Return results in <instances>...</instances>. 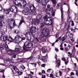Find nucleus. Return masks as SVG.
Masks as SVG:
<instances>
[{"label":"nucleus","mask_w":78,"mask_h":78,"mask_svg":"<svg viewBox=\"0 0 78 78\" xmlns=\"http://www.w3.org/2000/svg\"><path fill=\"white\" fill-rule=\"evenodd\" d=\"M15 4L18 6H23V8H26L27 2L25 0H15L14 1Z\"/></svg>","instance_id":"nucleus-1"},{"label":"nucleus","mask_w":78,"mask_h":78,"mask_svg":"<svg viewBox=\"0 0 78 78\" xmlns=\"http://www.w3.org/2000/svg\"><path fill=\"white\" fill-rule=\"evenodd\" d=\"M34 21H35L34 20H32V21L31 22L32 26L31 27H30V31L31 33H35L36 31V23L34 22Z\"/></svg>","instance_id":"nucleus-2"},{"label":"nucleus","mask_w":78,"mask_h":78,"mask_svg":"<svg viewBox=\"0 0 78 78\" xmlns=\"http://www.w3.org/2000/svg\"><path fill=\"white\" fill-rule=\"evenodd\" d=\"M49 34V31L47 29L44 28L41 31V35L42 37H47Z\"/></svg>","instance_id":"nucleus-3"},{"label":"nucleus","mask_w":78,"mask_h":78,"mask_svg":"<svg viewBox=\"0 0 78 78\" xmlns=\"http://www.w3.org/2000/svg\"><path fill=\"white\" fill-rule=\"evenodd\" d=\"M44 23L47 25H51L53 23V21L50 17H48L46 19H44Z\"/></svg>","instance_id":"nucleus-4"},{"label":"nucleus","mask_w":78,"mask_h":78,"mask_svg":"<svg viewBox=\"0 0 78 78\" xmlns=\"http://www.w3.org/2000/svg\"><path fill=\"white\" fill-rule=\"evenodd\" d=\"M33 43L31 42H29L27 44L25 45V44H24V45L23 47V50L24 51L28 50L29 48H32L33 46Z\"/></svg>","instance_id":"nucleus-5"},{"label":"nucleus","mask_w":78,"mask_h":78,"mask_svg":"<svg viewBox=\"0 0 78 78\" xmlns=\"http://www.w3.org/2000/svg\"><path fill=\"white\" fill-rule=\"evenodd\" d=\"M36 8L34 5H31L30 7V10H29V13L32 14L33 16H36L37 15V13L35 11Z\"/></svg>","instance_id":"nucleus-6"},{"label":"nucleus","mask_w":78,"mask_h":78,"mask_svg":"<svg viewBox=\"0 0 78 78\" xmlns=\"http://www.w3.org/2000/svg\"><path fill=\"white\" fill-rule=\"evenodd\" d=\"M41 15L38 14L36 17L37 19H33L32 20H34V22L36 23H37V24H39L41 22Z\"/></svg>","instance_id":"nucleus-7"},{"label":"nucleus","mask_w":78,"mask_h":78,"mask_svg":"<svg viewBox=\"0 0 78 78\" xmlns=\"http://www.w3.org/2000/svg\"><path fill=\"white\" fill-rule=\"evenodd\" d=\"M14 19H9L8 20V22L9 23L7 27V28H8V29H10L11 30L12 29V26H11V23L13 22Z\"/></svg>","instance_id":"nucleus-8"},{"label":"nucleus","mask_w":78,"mask_h":78,"mask_svg":"<svg viewBox=\"0 0 78 78\" xmlns=\"http://www.w3.org/2000/svg\"><path fill=\"white\" fill-rule=\"evenodd\" d=\"M18 9L16 5H13L10 7V11L14 13H16L18 11Z\"/></svg>","instance_id":"nucleus-9"},{"label":"nucleus","mask_w":78,"mask_h":78,"mask_svg":"<svg viewBox=\"0 0 78 78\" xmlns=\"http://www.w3.org/2000/svg\"><path fill=\"white\" fill-rule=\"evenodd\" d=\"M4 20V16L3 15H0V28L3 27V24H5V22H3Z\"/></svg>","instance_id":"nucleus-10"},{"label":"nucleus","mask_w":78,"mask_h":78,"mask_svg":"<svg viewBox=\"0 0 78 78\" xmlns=\"http://www.w3.org/2000/svg\"><path fill=\"white\" fill-rule=\"evenodd\" d=\"M29 10H30V9L29 8L26 7V8L23 9V10L22 11V13L24 15L27 16V15H28Z\"/></svg>","instance_id":"nucleus-11"},{"label":"nucleus","mask_w":78,"mask_h":78,"mask_svg":"<svg viewBox=\"0 0 78 78\" xmlns=\"http://www.w3.org/2000/svg\"><path fill=\"white\" fill-rule=\"evenodd\" d=\"M45 11L46 14H50V12L51 14H53L54 11L53 9L52 8H46L45 9Z\"/></svg>","instance_id":"nucleus-12"},{"label":"nucleus","mask_w":78,"mask_h":78,"mask_svg":"<svg viewBox=\"0 0 78 78\" xmlns=\"http://www.w3.org/2000/svg\"><path fill=\"white\" fill-rule=\"evenodd\" d=\"M66 38H67V36L65 35L63 37L61 38V40H60V42L61 44L60 46V47H62V44L64 43V41L66 39Z\"/></svg>","instance_id":"nucleus-13"},{"label":"nucleus","mask_w":78,"mask_h":78,"mask_svg":"<svg viewBox=\"0 0 78 78\" xmlns=\"http://www.w3.org/2000/svg\"><path fill=\"white\" fill-rule=\"evenodd\" d=\"M21 38V37L20 36L17 35L15 37L14 40H13V41H15V42H20L21 41L19 40V39Z\"/></svg>","instance_id":"nucleus-14"},{"label":"nucleus","mask_w":78,"mask_h":78,"mask_svg":"<svg viewBox=\"0 0 78 78\" xmlns=\"http://www.w3.org/2000/svg\"><path fill=\"white\" fill-rule=\"evenodd\" d=\"M48 2H49V0H41L40 3L42 6H45Z\"/></svg>","instance_id":"nucleus-15"},{"label":"nucleus","mask_w":78,"mask_h":78,"mask_svg":"<svg viewBox=\"0 0 78 78\" xmlns=\"http://www.w3.org/2000/svg\"><path fill=\"white\" fill-rule=\"evenodd\" d=\"M36 59V58L34 57H32L31 58L29 57V58H27V62H30V61L32 62L34 61Z\"/></svg>","instance_id":"nucleus-16"},{"label":"nucleus","mask_w":78,"mask_h":78,"mask_svg":"<svg viewBox=\"0 0 78 78\" xmlns=\"http://www.w3.org/2000/svg\"><path fill=\"white\" fill-rule=\"evenodd\" d=\"M61 12L62 22L64 23V18L63 17V15H64V14L63 13V9H62V7L61 8Z\"/></svg>","instance_id":"nucleus-17"},{"label":"nucleus","mask_w":78,"mask_h":78,"mask_svg":"<svg viewBox=\"0 0 78 78\" xmlns=\"http://www.w3.org/2000/svg\"><path fill=\"white\" fill-rule=\"evenodd\" d=\"M8 38H9V39H11V40H12V38L9 36H8V37H6V36H4L3 37V39L4 41H6Z\"/></svg>","instance_id":"nucleus-18"},{"label":"nucleus","mask_w":78,"mask_h":78,"mask_svg":"<svg viewBox=\"0 0 78 78\" xmlns=\"http://www.w3.org/2000/svg\"><path fill=\"white\" fill-rule=\"evenodd\" d=\"M30 32H27L25 34V37L26 38V39L27 40H29V37H28V36L29 35H30Z\"/></svg>","instance_id":"nucleus-19"},{"label":"nucleus","mask_w":78,"mask_h":78,"mask_svg":"<svg viewBox=\"0 0 78 78\" xmlns=\"http://www.w3.org/2000/svg\"><path fill=\"white\" fill-rule=\"evenodd\" d=\"M7 53L9 55H14V52L11 50L9 49L7 51Z\"/></svg>","instance_id":"nucleus-20"},{"label":"nucleus","mask_w":78,"mask_h":78,"mask_svg":"<svg viewBox=\"0 0 78 78\" xmlns=\"http://www.w3.org/2000/svg\"><path fill=\"white\" fill-rule=\"evenodd\" d=\"M56 62L57 64V67L59 68V66H60V63H61V61L59 59H58L57 61Z\"/></svg>","instance_id":"nucleus-21"},{"label":"nucleus","mask_w":78,"mask_h":78,"mask_svg":"<svg viewBox=\"0 0 78 78\" xmlns=\"http://www.w3.org/2000/svg\"><path fill=\"white\" fill-rule=\"evenodd\" d=\"M15 49L16 51H19L20 50V47L18 45H16Z\"/></svg>","instance_id":"nucleus-22"},{"label":"nucleus","mask_w":78,"mask_h":78,"mask_svg":"<svg viewBox=\"0 0 78 78\" xmlns=\"http://www.w3.org/2000/svg\"><path fill=\"white\" fill-rule=\"evenodd\" d=\"M76 51V50L75 49V47H73V48L72 50V51L71 53L72 54H73V55H75V51Z\"/></svg>","instance_id":"nucleus-23"},{"label":"nucleus","mask_w":78,"mask_h":78,"mask_svg":"<svg viewBox=\"0 0 78 78\" xmlns=\"http://www.w3.org/2000/svg\"><path fill=\"white\" fill-rule=\"evenodd\" d=\"M13 69H14V70L16 72H19V69H17V67L15 66H14L13 67Z\"/></svg>","instance_id":"nucleus-24"},{"label":"nucleus","mask_w":78,"mask_h":78,"mask_svg":"<svg viewBox=\"0 0 78 78\" xmlns=\"http://www.w3.org/2000/svg\"><path fill=\"white\" fill-rule=\"evenodd\" d=\"M21 19H22V20H21L20 21L19 23V27H20V25H22V23H23V22H24V21L23 20V17H21Z\"/></svg>","instance_id":"nucleus-25"},{"label":"nucleus","mask_w":78,"mask_h":78,"mask_svg":"<svg viewBox=\"0 0 78 78\" xmlns=\"http://www.w3.org/2000/svg\"><path fill=\"white\" fill-rule=\"evenodd\" d=\"M61 6V3H58L57 4V6L55 7V9H59V7Z\"/></svg>","instance_id":"nucleus-26"},{"label":"nucleus","mask_w":78,"mask_h":78,"mask_svg":"<svg viewBox=\"0 0 78 78\" xmlns=\"http://www.w3.org/2000/svg\"><path fill=\"white\" fill-rule=\"evenodd\" d=\"M31 35H32L33 36H32L31 37L30 40L31 42H32V41H34V36H33V34H31Z\"/></svg>","instance_id":"nucleus-27"},{"label":"nucleus","mask_w":78,"mask_h":78,"mask_svg":"<svg viewBox=\"0 0 78 78\" xmlns=\"http://www.w3.org/2000/svg\"><path fill=\"white\" fill-rule=\"evenodd\" d=\"M4 32L3 31H0V39L2 37V35L4 34Z\"/></svg>","instance_id":"nucleus-28"},{"label":"nucleus","mask_w":78,"mask_h":78,"mask_svg":"<svg viewBox=\"0 0 78 78\" xmlns=\"http://www.w3.org/2000/svg\"><path fill=\"white\" fill-rule=\"evenodd\" d=\"M13 27L12 28L14 27H16V22H15V20H13Z\"/></svg>","instance_id":"nucleus-29"},{"label":"nucleus","mask_w":78,"mask_h":78,"mask_svg":"<svg viewBox=\"0 0 78 78\" xmlns=\"http://www.w3.org/2000/svg\"><path fill=\"white\" fill-rule=\"evenodd\" d=\"M51 2H52L53 4L54 5H56L57 2H56V0H51Z\"/></svg>","instance_id":"nucleus-30"},{"label":"nucleus","mask_w":78,"mask_h":78,"mask_svg":"<svg viewBox=\"0 0 78 78\" xmlns=\"http://www.w3.org/2000/svg\"><path fill=\"white\" fill-rule=\"evenodd\" d=\"M6 60L7 61H8L9 62H12V59L7 58H6Z\"/></svg>","instance_id":"nucleus-31"},{"label":"nucleus","mask_w":78,"mask_h":78,"mask_svg":"<svg viewBox=\"0 0 78 78\" xmlns=\"http://www.w3.org/2000/svg\"><path fill=\"white\" fill-rule=\"evenodd\" d=\"M42 51L43 53H45L47 51V50L45 49H43L42 50Z\"/></svg>","instance_id":"nucleus-32"},{"label":"nucleus","mask_w":78,"mask_h":78,"mask_svg":"<svg viewBox=\"0 0 78 78\" xmlns=\"http://www.w3.org/2000/svg\"><path fill=\"white\" fill-rule=\"evenodd\" d=\"M47 72H51V73H53V71L52 70V69H49L47 70Z\"/></svg>","instance_id":"nucleus-33"},{"label":"nucleus","mask_w":78,"mask_h":78,"mask_svg":"<svg viewBox=\"0 0 78 78\" xmlns=\"http://www.w3.org/2000/svg\"><path fill=\"white\" fill-rule=\"evenodd\" d=\"M3 49H4V47L3 46L1 45L0 46V50L2 51V50H3Z\"/></svg>","instance_id":"nucleus-34"},{"label":"nucleus","mask_w":78,"mask_h":78,"mask_svg":"<svg viewBox=\"0 0 78 78\" xmlns=\"http://www.w3.org/2000/svg\"><path fill=\"white\" fill-rule=\"evenodd\" d=\"M5 13L6 14H9V11L8 9L5 10Z\"/></svg>","instance_id":"nucleus-35"},{"label":"nucleus","mask_w":78,"mask_h":78,"mask_svg":"<svg viewBox=\"0 0 78 78\" xmlns=\"http://www.w3.org/2000/svg\"><path fill=\"white\" fill-rule=\"evenodd\" d=\"M22 74V73H21L20 71H19L18 73V75L19 76H20V75H21V74Z\"/></svg>","instance_id":"nucleus-36"},{"label":"nucleus","mask_w":78,"mask_h":78,"mask_svg":"<svg viewBox=\"0 0 78 78\" xmlns=\"http://www.w3.org/2000/svg\"><path fill=\"white\" fill-rule=\"evenodd\" d=\"M14 33H16V34H19V31L18 30H16L14 31Z\"/></svg>","instance_id":"nucleus-37"},{"label":"nucleus","mask_w":78,"mask_h":78,"mask_svg":"<svg viewBox=\"0 0 78 78\" xmlns=\"http://www.w3.org/2000/svg\"><path fill=\"white\" fill-rule=\"evenodd\" d=\"M21 67L22 69H25V66H23V65H21Z\"/></svg>","instance_id":"nucleus-38"},{"label":"nucleus","mask_w":78,"mask_h":78,"mask_svg":"<svg viewBox=\"0 0 78 78\" xmlns=\"http://www.w3.org/2000/svg\"><path fill=\"white\" fill-rule=\"evenodd\" d=\"M5 46L6 48H7V49L9 48L8 46V45H7V44H5Z\"/></svg>","instance_id":"nucleus-39"},{"label":"nucleus","mask_w":78,"mask_h":78,"mask_svg":"<svg viewBox=\"0 0 78 78\" xmlns=\"http://www.w3.org/2000/svg\"><path fill=\"white\" fill-rule=\"evenodd\" d=\"M32 75L31 74H29L28 75V78H32V76H31Z\"/></svg>","instance_id":"nucleus-40"},{"label":"nucleus","mask_w":78,"mask_h":78,"mask_svg":"<svg viewBox=\"0 0 78 78\" xmlns=\"http://www.w3.org/2000/svg\"><path fill=\"white\" fill-rule=\"evenodd\" d=\"M21 38H20L22 41V40H25V39H26V38H25V37H23L22 38L21 37Z\"/></svg>","instance_id":"nucleus-41"},{"label":"nucleus","mask_w":78,"mask_h":78,"mask_svg":"<svg viewBox=\"0 0 78 78\" xmlns=\"http://www.w3.org/2000/svg\"><path fill=\"white\" fill-rule=\"evenodd\" d=\"M76 76H78V70H76Z\"/></svg>","instance_id":"nucleus-42"},{"label":"nucleus","mask_w":78,"mask_h":78,"mask_svg":"<svg viewBox=\"0 0 78 78\" xmlns=\"http://www.w3.org/2000/svg\"><path fill=\"white\" fill-rule=\"evenodd\" d=\"M35 1L37 2V3H41V0H35Z\"/></svg>","instance_id":"nucleus-43"},{"label":"nucleus","mask_w":78,"mask_h":78,"mask_svg":"<svg viewBox=\"0 0 78 78\" xmlns=\"http://www.w3.org/2000/svg\"><path fill=\"white\" fill-rule=\"evenodd\" d=\"M72 17H71V16H70L69 15L68 16V20H70V19H71Z\"/></svg>","instance_id":"nucleus-44"},{"label":"nucleus","mask_w":78,"mask_h":78,"mask_svg":"<svg viewBox=\"0 0 78 78\" xmlns=\"http://www.w3.org/2000/svg\"><path fill=\"white\" fill-rule=\"evenodd\" d=\"M71 26H73L74 25V23H73V21H71Z\"/></svg>","instance_id":"nucleus-45"},{"label":"nucleus","mask_w":78,"mask_h":78,"mask_svg":"<svg viewBox=\"0 0 78 78\" xmlns=\"http://www.w3.org/2000/svg\"><path fill=\"white\" fill-rule=\"evenodd\" d=\"M54 75H55V76H58V73L57 72H55L54 74Z\"/></svg>","instance_id":"nucleus-46"},{"label":"nucleus","mask_w":78,"mask_h":78,"mask_svg":"<svg viewBox=\"0 0 78 78\" xmlns=\"http://www.w3.org/2000/svg\"><path fill=\"white\" fill-rule=\"evenodd\" d=\"M20 59L21 62V61H24L25 60V59H24V58H20Z\"/></svg>","instance_id":"nucleus-47"},{"label":"nucleus","mask_w":78,"mask_h":78,"mask_svg":"<svg viewBox=\"0 0 78 78\" xmlns=\"http://www.w3.org/2000/svg\"><path fill=\"white\" fill-rule=\"evenodd\" d=\"M65 50L66 51H67L69 50L68 49V48H67L66 47H65Z\"/></svg>","instance_id":"nucleus-48"},{"label":"nucleus","mask_w":78,"mask_h":78,"mask_svg":"<svg viewBox=\"0 0 78 78\" xmlns=\"http://www.w3.org/2000/svg\"><path fill=\"white\" fill-rule=\"evenodd\" d=\"M47 17H48V15H46L44 17V19H47Z\"/></svg>","instance_id":"nucleus-49"},{"label":"nucleus","mask_w":78,"mask_h":78,"mask_svg":"<svg viewBox=\"0 0 78 78\" xmlns=\"http://www.w3.org/2000/svg\"><path fill=\"white\" fill-rule=\"evenodd\" d=\"M58 73H59L60 76H61L62 75V72L60 71H59Z\"/></svg>","instance_id":"nucleus-50"},{"label":"nucleus","mask_w":78,"mask_h":78,"mask_svg":"<svg viewBox=\"0 0 78 78\" xmlns=\"http://www.w3.org/2000/svg\"><path fill=\"white\" fill-rule=\"evenodd\" d=\"M3 10V8L2 6H0V11H1Z\"/></svg>","instance_id":"nucleus-51"},{"label":"nucleus","mask_w":78,"mask_h":78,"mask_svg":"<svg viewBox=\"0 0 78 78\" xmlns=\"http://www.w3.org/2000/svg\"><path fill=\"white\" fill-rule=\"evenodd\" d=\"M65 64H66V65H67V64H68V63H69V61H66L65 62Z\"/></svg>","instance_id":"nucleus-52"},{"label":"nucleus","mask_w":78,"mask_h":78,"mask_svg":"<svg viewBox=\"0 0 78 78\" xmlns=\"http://www.w3.org/2000/svg\"><path fill=\"white\" fill-rule=\"evenodd\" d=\"M46 77V76L45 75H43L42 76V77L41 78H45Z\"/></svg>","instance_id":"nucleus-53"},{"label":"nucleus","mask_w":78,"mask_h":78,"mask_svg":"<svg viewBox=\"0 0 78 78\" xmlns=\"http://www.w3.org/2000/svg\"><path fill=\"white\" fill-rule=\"evenodd\" d=\"M41 27H44V24L43 23H41Z\"/></svg>","instance_id":"nucleus-54"},{"label":"nucleus","mask_w":78,"mask_h":78,"mask_svg":"<svg viewBox=\"0 0 78 78\" xmlns=\"http://www.w3.org/2000/svg\"><path fill=\"white\" fill-rule=\"evenodd\" d=\"M70 75H75V74H74V73H73V72H71L70 73Z\"/></svg>","instance_id":"nucleus-55"},{"label":"nucleus","mask_w":78,"mask_h":78,"mask_svg":"<svg viewBox=\"0 0 78 78\" xmlns=\"http://www.w3.org/2000/svg\"><path fill=\"white\" fill-rule=\"evenodd\" d=\"M57 57H58V56H57V55H56L55 56V58L56 59V61L57 60Z\"/></svg>","instance_id":"nucleus-56"},{"label":"nucleus","mask_w":78,"mask_h":78,"mask_svg":"<svg viewBox=\"0 0 78 78\" xmlns=\"http://www.w3.org/2000/svg\"><path fill=\"white\" fill-rule=\"evenodd\" d=\"M68 14H70V9H68Z\"/></svg>","instance_id":"nucleus-57"},{"label":"nucleus","mask_w":78,"mask_h":78,"mask_svg":"<svg viewBox=\"0 0 78 78\" xmlns=\"http://www.w3.org/2000/svg\"><path fill=\"white\" fill-rule=\"evenodd\" d=\"M42 67H45V64H43L41 65Z\"/></svg>","instance_id":"nucleus-58"},{"label":"nucleus","mask_w":78,"mask_h":78,"mask_svg":"<svg viewBox=\"0 0 78 78\" xmlns=\"http://www.w3.org/2000/svg\"><path fill=\"white\" fill-rule=\"evenodd\" d=\"M47 8H50V5L49 4H48L47 5Z\"/></svg>","instance_id":"nucleus-59"},{"label":"nucleus","mask_w":78,"mask_h":78,"mask_svg":"<svg viewBox=\"0 0 78 78\" xmlns=\"http://www.w3.org/2000/svg\"><path fill=\"white\" fill-rule=\"evenodd\" d=\"M31 64H34L35 65V66H36L37 65V64H36V63H31Z\"/></svg>","instance_id":"nucleus-60"},{"label":"nucleus","mask_w":78,"mask_h":78,"mask_svg":"<svg viewBox=\"0 0 78 78\" xmlns=\"http://www.w3.org/2000/svg\"><path fill=\"white\" fill-rule=\"evenodd\" d=\"M17 61H18V62H20V58H18L17 60Z\"/></svg>","instance_id":"nucleus-61"},{"label":"nucleus","mask_w":78,"mask_h":78,"mask_svg":"<svg viewBox=\"0 0 78 78\" xmlns=\"http://www.w3.org/2000/svg\"><path fill=\"white\" fill-rule=\"evenodd\" d=\"M55 50L56 51H58V50L57 48H55Z\"/></svg>","instance_id":"nucleus-62"},{"label":"nucleus","mask_w":78,"mask_h":78,"mask_svg":"<svg viewBox=\"0 0 78 78\" xmlns=\"http://www.w3.org/2000/svg\"><path fill=\"white\" fill-rule=\"evenodd\" d=\"M68 48H69V49H70V48L71 47V46H70V45L69 44H68Z\"/></svg>","instance_id":"nucleus-63"},{"label":"nucleus","mask_w":78,"mask_h":78,"mask_svg":"<svg viewBox=\"0 0 78 78\" xmlns=\"http://www.w3.org/2000/svg\"><path fill=\"white\" fill-rule=\"evenodd\" d=\"M16 55H13V57H12V58H16Z\"/></svg>","instance_id":"nucleus-64"}]
</instances>
